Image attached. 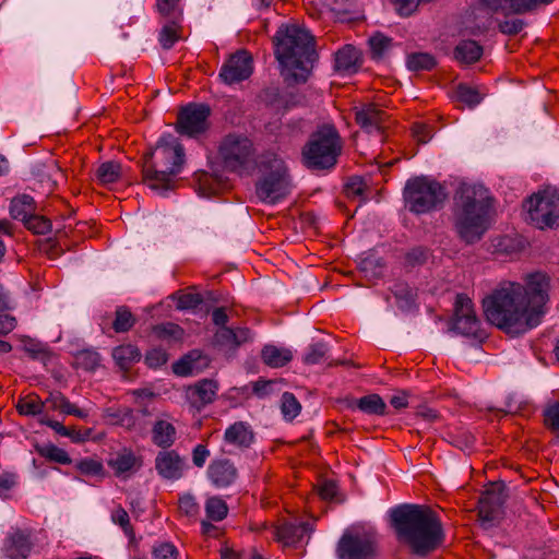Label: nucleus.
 Masks as SVG:
<instances>
[{"label": "nucleus", "mask_w": 559, "mask_h": 559, "mask_svg": "<svg viewBox=\"0 0 559 559\" xmlns=\"http://www.w3.org/2000/svg\"><path fill=\"white\" fill-rule=\"evenodd\" d=\"M549 300V278L542 273L525 284L502 283L483 299L486 319L508 334H523L540 324Z\"/></svg>", "instance_id": "nucleus-1"}, {"label": "nucleus", "mask_w": 559, "mask_h": 559, "mask_svg": "<svg viewBox=\"0 0 559 559\" xmlns=\"http://www.w3.org/2000/svg\"><path fill=\"white\" fill-rule=\"evenodd\" d=\"M399 539L424 556L441 542V524L435 512L420 504H403L390 511Z\"/></svg>", "instance_id": "nucleus-2"}, {"label": "nucleus", "mask_w": 559, "mask_h": 559, "mask_svg": "<svg viewBox=\"0 0 559 559\" xmlns=\"http://www.w3.org/2000/svg\"><path fill=\"white\" fill-rule=\"evenodd\" d=\"M489 191L481 185L461 183L453 202V226L457 236L466 243L481 239L489 227Z\"/></svg>", "instance_id": "nucleus-3"}, {"label": "nucleus", "mask_w": 559, "mask_h": 559, "mask_svg": "<svg viewBox=\"0 0 559 559\" xmlns=\"http://www.w3.org/2000/svg\"><path fill=\"white\" fill-rule=\"evenodd\" d=\"M312 41L310 33L299 25H282L277 29L275 56L287 82L307 81L314 59Z\"/></svg>", "instance_id": "nucleus-4"}, {"label": "nucleus", "mask_w": 559, "mask_h": 559, "mask_svg": "<svg viewBox=\"0 0 559 559\" xmlns=\"http://www.w3.org/2000/svg\"><path fill=\"white\" fill-rule=\"evenodd\" d=\"M151 157L153 169L145 170V182L150 189L165 197L173 188L171 176L180 173L185 163L183 147L175 135L166 133L157 141Z\"/></svg>", "instance_id": "nucleus-5"}, {"label": "nucleus", "mask_w": 559, "mask_h": 559, "mask_svg": "<svg viewBox=\"0 0 559 559\" xmlns=\"http://www.w3.org/2000/svg\"><path fill=\"white\" fill-rule=\"evenodd\" d=\"M292 190L290 178L285 162L275 156H266L261 162V176L255 183L258 199L266 204H276Z\"/></svg>", "instance_id": "nucleus-6"}, {"label": "nucleus", "mask_w": 559, "mask_h": 559, "mask_svg": "<svg viewBox=\"0 0 559 559\" xmlns=\"http://www.w3.org/2000/svg\"><path fill=\"white\" fill-rule=\"evenodd\" d=\"M445 188L429 176L407 180L404 199L408 209L416 214L428 213L441 206L447 199Z\"/></svg>", "instance_id": "nucleus-7"}, {"label": "nucleus", "mask_w": 559, "mask_h": 559, "mask_svg": "<svg viewBox=\"0 0 559 559\" xmlns=\"http://www.w3.org/2000/svg\"><path fill=\"white\" fill-rule=\"evenodd\" d=\"M341 152V142L336 130L323 126L304 147L302 156L309 168L321 169L332 167Z\"/></svg>", "instance_id": "nucleus-8"}, {"label": "nucleus", "mask_w": 559, "mask_h": 559, "mask_svg": "<svg viewBox=\"0 0 559 559\" xmlns=\"http://www.w3.org/2000/svg\"><path fill=\"white\" fill-rule=\"evenodd\" d=\"M224 166L240 175L248 174L255 165V150L252 141L243 133L225 135L218 147Z\"/></svg>", "instance_id": "nucleus-9"}, {"label": "nucleus", "mask_w": 559, "mask_h": 559, "mask_svg": "<svg viewBox=\"0 0 559 559\" xmlns=\"http://www.w3.org/2000/svg\"><path fill=\"white\" fill-rule=\"evenodd\" d=\"M530 221L538 228L552 227L559 222V192L546 189L530 197L524 203Z\"/></svg>", "instance_id": "nucleus-10"}, {"label": "nucleus", "mask_w": 559, "mask_h": 559, "mask_svg": "<svg viewBox=\"0 0 559 559\" xmlns=\"http://www.w3.org/2000/svg\"><path fill=\"white\" fill-rule=\"evenodd\" d=\"M480 325L472 300L465 295H457L451 330L464 336L480 338L484 336Z\"/></svg>", "instance_id": "nucleus-11"}, {"label": "nucleus", "mask_w": 559, "mask_h": 559, "mask_svg": "<svg viewBox=\"0 0 559 559\" xmlns=\"http://www.w3.org/2000/svg\"><path fill=\"white\" fill-rule=\"evenodd\" d=\"M376 551V537L368 533L343 535L336 549L338 559H371Z\"/></svg>", "instance_id": "nucleus-12"}, {"label": "nucleus", "mask_w": 559, "mask_h": 559, "mask_svg": "<svg viewBox=\"0 0 559 559\" xmlns=\"http://www.w3.org/2000/svg\"><path fill=\"white\" fill-rule=\"evenodd\" d=\"M210 107L204 104H190L185 107L178 117L177 131L180 134L194 138L206 131Z\"/></svg>", "instance_id": "nucleus-13"}, {"label": "nucleus", "mask_w": 559, "mask_h": 559, "mask_svg": "<svg viewBox=\"0 0 559 559\" xmlns=\"http://www.w3.org/2000/svg\"><path fill=\"white\" fill-rule=\"evenodd\" d=\"M385 114L373 104H365L356 107V121L360 129L377 138L378 143L383 142V131L385 129Z\"/></svg>", "instance_id": "nucleus-14"}, {"label": "nucleus", "mask_w": 559, "mask_h": 559, "mask_svg": "<svg viewBox=\"0 0 559 559\" xmlns=\"http://www.w3.org/2000/svg\"><path fill=\"white\" fill-rule=\"evenodd\" d=\"M252 60L246 51L233 55L222 67L219 79L228 85L247 80L252 74Z\"/></svg>", "instance_id": "nucleus-15"}, {"label": "nucleus", "mask_w": 559, "mask_h": 559, "mask_svg": "<svg viewBox=\"0 0 559 559\" xmlns=\"http://www.w3.org/2000/svg\"><path fill=\"white\" fill-rule=\"evenodd\" d=\"M504 503L502 492L487 490L479 499L478 515L484 528L492 527L501 515V508Z\"/></svg>", "instance_id": "nucleus-16"}, {"label": "nucleus", "mask_w": 559, "mask_h": 559, "mask_svg": "<svg viewBox=\"0 0 559 559\" xmlns=\"http://www.w3.org/2000/svg\"><path fill=\"white\" fill-rule=\"evenodd\" d=\"M185 467V461L175 451L159 452L155 459V468L165 479H179Z\"/></svg>", "instance_id": "nucleus-17"}, {"label": "nucleus", "mask_w": 559, "mask_h": 559, "mask_svg": "<svg viewBox=\"0 0 559 559\" xmlns=\"http://www.w3.org/2000/svg\"><path fill=\"white\" fill-rule=\"evenodd\" d=\"M218 384L211 379H203L187 389L186 395L191 406L200 409L212 403L217 394Z\"/></svg>", "instance_id": "nucleus-18"}, {"label": "nucleus", "mask_w": 559, "mask_h": 559, "mask_svg": "<svg viewBox=\"0 0 559 559\" xmlns=\"http://www.w3.org/2000/svg\"><path fill=\"white\" fill-rule=\"evenodd\" d=\"M108 466L118 477L127 476L141 466V461L129 449H122L115 453L108 461Z\"/></svg>", "instance_id": "nucleus-19"}, {"label": "nucleus", "mask_w": 559, "mask_h": 559, "mask_svg": "<svg viewBox=\"0 0 559 559\" xmlns=\"http://www.w3.org/2000/svg\"><path fill=\"white\" fill-rule=\"evenodd\" d=\"M207 475L214 486L223 488L235 481L237 472L229 461L219 460L210 464Z\"/></svg>", "instance_id": "nucleus-20"}, {"label": "nucleus", "mask_w": 559, "mask_h": 559, "mask_svg": "<svg viewBox=\"0 0 559 559\" xmlns=\"http://www.w3.org/2000/svg\"><path fill=\"white\" fill-rule=\"evenodd\" d=\"M311 532L312 527L309 523H286L276 528V536L284 545L290 546L301 543Z\"/></svg>", "instance_id": "nucleus-21"}, {"label": "nucleus", "mask_w": 559, "mask_h": 559, "mask_svg": "<svg viewBox=\"0 0 559 559\" xmlns=\"http://www.w3.org/2000/svg\"><path fill=\"white\" fill-rule=\"evenodd\" d=\"M251 340L252 334L247 328L229 329L222 326L216 331L214 336L215 343L226 348H236Z\"/></svg>", "instance_id": "nucleus-22"}, {"label": "nucleus", "mask_w": 559, "mask_h": 559, "mask_svg": "<svg viewBox=\"0 0 559 559\" xmlns=\"http://www.w3.org/2000/svg\"><path fill=\"white\" fill-rule=\"evenodd\" d=\"M33 174L48 189L53 188L63 178V174L55 159H48L45 163H36L33 166Z\"/></svg>", "instance_id": "nucleus-23"}, {"label": "nucleus", "mask_w": 559, "mask_h": 559, "mask_svg": "<svg viewBox=\"0 0 559 559\" xmlns=\"http://www.w3.org/2000/svg\"><path fill=\"white\" fill-rule=\"evenodd\" d=\"M224 439L238 448H248L253 442L254 435L248 424L237 421L225 430Z\"/></svg>", "instance_id": "nucleus-24"}, {"label": "nucleus", "mask_w": 559, "mask_h": 559, "mask_svg": "<svg viewBox=\"0 0 559 559\" xmlns=\"http://www.w3.org/2000/svg\"><path fill=\"white\" fill-rule=\"evenodd\" d=\"M486 5L492 11L503 13L521 14L531 11L540 2L539 0H484Z\"/></svg>", "instance_id": "nucleus-25"}, {"label": "nucleus", "mask_w": 559, "mask_h": 559, "mask_svg": "<svg viewBox=\"0 0 559 559\" xmlns=\"http://www.w3.org/2000/svg\"><path fill=\"white\" fill-rule=\"evenodd\" d=\"M46 405H49L52 411H59L64 415H73L81 419H85L90 415L88 408H79L60 392L51 393L46 400Z\"/></svg>", "instance_id": "nucleus-26"}, {"label": "nucleus", "mask_w": 559, "mask_h": 559, "mask_svg": "<svg viewBox=\"0 0 559 559\" xmlns=\"http://www.w3.org/2000/svg\"><path fill=\"white\" fill-rule=\"evenodd\" d=\"M359 58L360 53L358 49L347 45L336 52L335 69L344 74L354 73L359 67Z\"/></svg>", "instance_id": "nucleus-27"}, {"label": "nucleus", "mask_w": 559, "mask_h": 559, "mask_svg": "<svg viewBox=\"0 0 559 559\" xmlns=\"http://www.w3.org/2000/svg\"><path fill=\"white\" fill-rule=\"evenodd\" d=\"M31 543L23 532H14L5 543L4 551L10 559H25L29 552Z\"/></svg>", "instance_id": "nucleus-28"}, {"label": "nucleus", "mask_w": 559, "mask_h": 559, "mask_svg": "<svg viewBox=\"0 0 559 559\" xmlns=\"http://www.w3.org/2000/svg\"><path fill=\"white\" fill-rule=\"evenodd\" d=\"M262 360L271 368H281L293 359V350L275 345H265L261 352Z\"/></svg>", "instance_id": "nucleus-29"}, {"label": "nucleus", "mask_w": 559, "mask_h": 559, "mask_svg": "<svg viewBox=\"0 0 559 559\" xmlns=\"http://www.w3.org/2000/svg\"><path fill=\"white\" fill-rule=\"evenodd\" d=\"M481 56L483 47L475 40H462L454 49V58L466 64L478 61Z\"/></svg>", "instance_id": "nucleus-30"}, {"label": "nucleus", "mask_w": 559, "mask_h": 559, "mask_svg": "<svg viewBox=\"0 0 559 559\" xmlns=\"http://www.w3.org/2000/svg\"><path fill=\"white\" fill-rule=\"evenodd\" d=\"M353 408H357L367 415H384L386 411V404L382 397L378 394H368L355 402L352 405Z\"/></svg>", "instance_id": "nucleus-31"}, {"label": "nucleus", "mask_w": 559, "mask_h": 559, "mask_svg": "<svg viewBox=\"0 0 559 559\" xmlns=\"http://www.w3.org/2000/svg\"><path fill=\"white\" fill-rule=\"evenodd\" d=\"M34 212V200L28 194H21L12 199L10 214L14 219L25 222Z\"/></svg>", "instance_id": "nucleus-32"}, {"label": "nucleus", "mask_w": 559, "mask_h": 559, "mask_svg": "<svg viewBox=\"0 0 559 559\" xmlns=\"http://www.w3.org/2000/svg\"><path fill=\"white\" fill-rule=\"evenodd\" d=\"M140 357L139 349L131 344L117 346L112 350V358L120 369H128L133 362L139 361Z\"/></svg>", "instance_id": "nucleus-33"}, {"label": "nucleus", "mask_w": 559, "mask_h": 559, "mask_svg": "<svg viewBox=\"0 0 559 559\" xmlns=\"http://www.w3.org/2000/svg\"><path fill=\"white\" fill-rule=\"evenodd\" d=\"M176 430L175 427L166 421L158 420L153 427V441L158 447H170L175 441Z\"/></svg>", "instance_id": "nucleus-34"}, {"label": "nucleus", "mask_w": 559, "mask_h": 559, "mask_svg": "<svg viewBox=\"0 0 559 559\" xmlns=\"http://www.w3.org/2000/svg\"><path fill=\"white\" fill-rule=\"evenodd\" d=\"M22 343L23 350L33 359L40 360L45 365L50 360L51 353L48 345L31 337L23 338Z\"/></svg>", "instance_id": "nucleus-35"}, {"label": "nucleus", "mask_w": 559, "mask_h": 559, "mask_svg": "<svg viewBox=\"0 0 559 559\" xmlns=\"http://www.w3.org/2000/svg\"><path fill=\"white\" fill-rule=\"evenodd\" d=\"M46 406V401H41L37 395L31 394L19 400L16 409L24 416L41 415Z\"/></svg>", "instance_id": "nucleus-36"}, {"label": "nucleus", "mask_w": 559, "mask_h": 559, "mask_svg": "<svg viewBox=\"0 0 559 559\" xmlns=\"http://www.w3.org/2000/svg\"><path fill=\"white\" fill-rule=\"evenodd\" d=\"M369 47L371 50L372 58L380 60L388 56L390 50L393 48L392 39L382 33L373 34L369 40Z\"/></svg>", "instance_id": "nucleus-37"}, {"label": "nucleus", "mask_w": 559, "mask_h": 559, "mask_svg": "<svg viewBox=\"0 0 559 559\" xmlns=\"http://www.w3.org/2000/svg\"><path fill=\"white\" fill-rule=\"evenodd\" d=\"M436 64L435 57L428 52H413L406 59V67L411 71H428Z\"/></svg>", "instance_id": "nucleus-38"}, {"label": "nucleus", "mask_w": 559, "mask_h": 559, "mask_svg": "<svg viewBox=\"0 0 559 559\" xmlns=\"http://www.w3.org/2000/svg\"><path fill=\"white\" fill-rule=\"evenodd\" d=\"M121 175V165L114 160L100 164L96 170V177L103 185L116 182Z\"/></svg>", "instance_id": "nucleus-39"}, {"label": "nucleus", "mask_w": 559, "mask_h": 559, "mask_svg": "<svg viewBox=\"0 0 559 559\" xmlns=\"http://www.w3.org/2000/svg\"><path fill=\"white\" fill-rule=\"evenodd\" d=\"M205 512L210 520L217 522L227 516L228 507L221 498L211 497L206 500Z\"/></svg>", "instance_id": "nucleus-40"}, {"label": "nucleus", "mask_w": 559, "mask_h": 559, "mask_svg": "<svg viewBox=\"0 0 559 559\" xmlns=\"http://www.w3.org/2000/svg\"><path fill=\"white\" fill-rule=\"evenodd\" d=\"M329 352L328 344L324 342H316L309 345L302 356V361L307 365H316L323 361Z\"/></svg>", "instance_id": "nucleus-41"}, {"label": "nucleus", "mask_w": 559, "mask_h": 559, "mask_svg": "<svg viewBox=\"0 0 559 559\" xmlns=\"http://www.w3.org/2000/svg\"><path fill=\"white\" fill-rule=\"evenodd\" d=\"M106 415L112 424L123 426L128 429L132 428L135 424L133 411L127 407L108 409Z\"/></svg>", "instance_id": "nucleus-42"}, {"label": "nucleus", "mask_w": 559, "mask_h": 559, "mask_svg": "<svg viewBox=\"0 0 559 559\" xmlns=\"http://www.w3.org/2000/svg\"><path fill=\"white\" fill-rule=\"evenodd\" d=\"M456 97L461 103L467 105L469 108L476 107L483 100V95L478 90L464 84L457 86Z\"/></svg>", "instance_id": "nucleus-43"}, {"label": "nucleus", "mask_w": 559, "mask_h": 559, "mask_svg": "<svg viewBox=\"0 0 559 559\" xmlns=\"http://www.w3.org/2000/svg\"><path fill=\"white\" fill-rule=\"evenodd\" d=\"M281 409L284 418L292 420L299 415L301 405L293 393L285 392L282 395Z\"/></svg>", "instance_id": "nucleus-44"}, {"label": "nucleus", "mask_w": 559, "mask_h": 559, "mask_svg": "<svg viewBox=\"0 0 559 559\" xmlns=\"http://www.w3.org/2000/svg\"><path fill=\"white\" fill-rule=\"evenodd\" d=\"M75 361L84 370L92 371L99 366L100 357L97 352L85 349L76 355Z\"/></svg>", "instance_id": "nucleus-45"}, {"label": "nucleus", "mask_w": 559, "mask_h": 559, "mask_svg": "<svg viewBox=\"0 0 559 559\" xmlns=\"http://www.w3.org/2000/svg\"><path fill=\"white\" fill-rule=\"evenodd\" d=\"M178 39V26L175 22L168 23L162 27L158 40L164 49H170Z\"/></svg>", "instance_id": "nucleus-46"}, {"label": "nucleus", "mask_w": 559, "mask_h": 559, "mask_svg": "<svg viewBox=\"0 0 559 559\" xmlns=\"http://www.w3.org/2000/svg\"><path fill=\"white\" fill-rule=\"evenodd\" d=\"M76 469L87 476H102L104 474L103 464L94 459H82L75 464Z\"/></svg>", "instance_id": "nucleus-47"}, {"label": "nucleus", "mask_w": 559, "mask_h": 559, "mask_svg": "<svg viewBox=\"0 0 559 559\" xmlns=\"http://www.w3.org/2000/svg\"><path fill=\"white\" fill-rule=\"evenodd\" d=\"M134 324V318L127 308H118L116 311V319L114 321V329L116 332H127Z\"/></svg>", "instance_id": "nucleus-48"}, {"label": "nucleus", "mask_w": 559, "mask_h": 559, "mask_svg": "<svg viewBox=\"0 0 559 559\" xmlns=\"http://www.w3.org/2000/svg\"><path fill=\"white\" fill-rule=\"evenodd\" d=\"M111 521L115 524L119 525L127 536H129L130 538L134 536L133 528L130 524V516L122 507L119 506L112 510Z\"/></svg>", "instance_id": "nucleus-49"}, {"label": "nucleus", "mask_w": 559, "mask_h": 559, "mask_svg": "<svg viewBox=\"0 0 559 559\" xmlns=\"http://www.w3.org/2000/svg\"><path fill=\"white\" fill-rule=\"evenodd\" d=\"M40 454L60 464H69L71 462L69 454L63 449L53 444L43 447L40 449Z\"/></svg>", "instance_id": "nucleus-50"}, {"label": "nucleus", "mask_w": 559, "mask_h": 559, "mask_svg": "<svg viewBox=\"0 0 559 559\" xmlns=\"http://www.w3.org/2000/svg\"><path fill=\"white\" fill-rule=\"evenodd\" d=\"M544 419L549 429L559 433V402H550L547 404L544 409Z\"/></svg>", "instance_id": "nucleus-51"}, {"label": "nucleus", "mask_w": 559, "mask_h": 559, "mask_svg": "<svg viewBox=\"0 0 559 559\" xmlns=\"http://www.w3.org/2000/svg\"><path fill=\"white\" fill-rule=\"evenodd\" d=\"M24 223L35 234L45 235L51 230V223L44 217L35 215L34 212Z\"/></svg>", "instance_id": "nucleus-52"}, {"label": "nucleus", "mask_w": 559, "mask_h": 559, "mask_svg": "<svg viewBox=\"0 0 559 559\" xmlns=\"http://www.w3.org/2000/svg\"><path fill=\"white\" fill-rule=\"evenodd\" d=\"M178 550L171 543L162 542L153 547L154 559H177Z\"/></svg>", "instance_id": "nucleus-53"}, {"label": "nucleus", "mask_w": 559, "mask_h": 559, "mask_svg": "<svg viewBox=\"0 0 559 559\" xmlns=\"http://www.w3.org/2000/svg\"><path fill=\"white\" fill-rule=\"evenodd\" d=\"M367 185L360 177L350 178L345 185V192L349 198H360L365 194Z\"/></svg>", "instance_id": "nucleus-54"}, {"label": "nucleus", "mask_w": 559, "mask_h": 559, "mask_svg": "<svg viewBox=\"0 0 559 559\" xmlns=\"http://www.w3.org/2000/svg\"><path fill=\"white\" fill-rule=\"evenodd\" d=\"M145 361L148 367L151 368H158L166 364L167 361V354L162 348H152L147 352L145 356Z\"/></svg>", "instance_id": "nucleus-55"}, {"label": "nucleus", "mask_w": 559, "mask_h": 559, "mask_svg": "<svg viewBox=\"0 0 559 559\" xmlns=\"http://www.w3.org/2000/svg\"><path fill=\"white\" fill-rule=\"evenodd\" d=\"M392 292L399 300L404 301V305H401V307L412 306L414 301V292L407 285L396 284Z\"/></svg>", "instance_id": "nucleus-56"}, {"label": "nucleus", "mask_w": 559, "mask_h": 559, "mask_svg": "<svg viewBox=\"0 0 559 559\" xmlns=\"http://www.w3.org/2000/svg\"><path fill=\"white\" fill-rule=\"evenodd\" d=\"M402 16H408L417 9L420 0H390Z\"/></svg>", "instance_id": "nucleus-57"}, {"label": "nucleus", "mask_w": 559, "mask_h": 559, "mask_svg": "<svg viewBox=\"0 0 559 559\" xmlns=\"http://www.w3.org/2000/svg\"><path fill=\"white\" fill-rule=\"evenodd\" d=\"M179 509L186 515L193 516L198 513L199 507L193 496L183 495L179 499Z\"/></svg>", "instance_id": "nucleus-58"}, {"label": "nucleus", "mask_w": 559, "mask_h": 559, "mask_svg": "<svg viewBox=\"0 0 559 559\" xmlns=\"http://www.w3.org/2000/svg\"><path fill=\"white\" fill-rule=\"evenodd\" d=\"M524 22L520 19H512L503 21L499 24V29L503 34L513 35L523 29Z\"/></svg>", "instance_id": "nucleus-59"}, {"label": "nucleus", "mask_w": 559, "mask_h": 559, "mask_svg": "<svg viewBox=\"0 0 559 559\" xmlns=\"http://www.w3.org/2000/svg\"><path fill=\"white\" fill-rule=\"evenodd\" d=\"M201 304L199 295L186 294L179 297L177 308L181 310L193 309Z\"/></svg>", "instance_id": "nucleus-60"}, {"label": "nucleus", "mask_w": 559, "mask_h": 559, "mask_svg": "<svg viewBox=\"0 0 559 559\" xmlns=\"http://www.w3.org/2000/svg\"><path fill=\"white\" fill-rule=\"evenodd\" d=\"M336 493L337 485L333 480H324L319 488V495L324 500H334Z\"/></svg>", "instance_id": "nucleus-61"}, {"label": "nucleus", "mask_w": 559, "mask_h": 559, "mask_svg": "<svg viewBox=\"0 0 559 559\" xmlns=\"http://www.w3.org/2000/svg\"><path fill=\"white\" fill-rule=\"evenodd\" d=\"M158 332L163 336H168L175 340H180L183 334L182 329L174 323H166L158 326Z\"/></svg>", "instance_id": "nucleus-62"}, {"label": "nucleus", "mask_w": 559, "mask_h": 559, "mask_svg": "<svg viewBox=\"0 0 559 559\" xmlns=\"http://www.w3.org/2000/svg\"><path fill=\"white\" fill-rule=\"evenodd\" d=\"M413 135L419 143H427L431 138V130L425 123H416L413 128Z\"/></svg>", "instance_id": "nucleus-63"}, {"label": "nucleus", "mask_w": 559, "mask_h": 559, "mask_svg": "<svg viewBox=\"0 0 559 559\" xmlns=\"http://www.w3.org/2000/svg\"><path fill=\"white\" fill-rule=\"evenodd\" d=\"M174 372L178 376H188L193 370V365L190 359V356H187L186 358L177 361L174 367Z\"/></svg>", "instance_id": "nucleus-64"}]
</instances>
